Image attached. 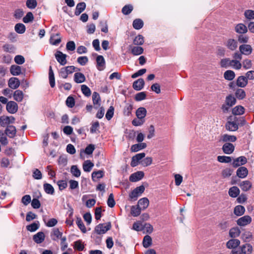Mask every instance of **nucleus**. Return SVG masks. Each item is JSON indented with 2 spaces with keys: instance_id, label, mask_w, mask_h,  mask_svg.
<instances>
[{
  "instance_id": "nucleus-1",
  "label": "nucleus",
  "mask_w": 254,
  "mask_h": 254,
  "mask_svg": "<svg viewBox=\"0 0 254 254\" xmlns=\"http://www.w3.org/2000/svg\"><path fill=\"white\" fill-rule=\"evenodd\" d=\"M227 130L235 131L239 128L238 119L236 117H230L225 124Z\"/></svg>"
},
{
  "instance_id": "nucleus-2",
  "label": "nucleus",
  "mask_w": 254,
  "mask_h": 254,
  "mask_svg": "<svg viewBox=\"0 0 254 254\" xmlns=\"http://www.w3.org/2000/svg\"><path fill=\"white\" fill-rule=\"evenodd\" d=\"M145 188L143 186H140L134 189L129 194V197L132 200H136L144 191Z\"/></svg>"
},
{
  "instance_id": "nucleus-3",
  "label": "nucleus",
  "mask_w": 254,
  "mask_h": 254,
  "mask_svg": "<svg viewBox=\"0 0 254 254\" xmlns=\"http://www.w3.org/2000/svg\"><path fill=\"white\" fill-rule=\"evenodd\" d=\"M111 227V225L110 223L108 224H99L95 227V231L99 235L103 234L109 230Z\"/></svg>"
},
{
  "instance_id": "nucleus-4",
  "label": "nucleus",
  "mask_w": 254,
  "mask_h": 254,
  "mask_svg": "<svg viewBox=\"0 0 254 254\" xmlns=\"http://www.w3.org/2000/svg\"><path fill=\"white\" fill-rule=\"evenodd\" d=\"M237 139L235 135H230L227 133L221 134L219 136V142L225 143H231L235 142Z\"/></svg>"
},
{
  "instance_id": "nucleus-5",
  "label": "nucleus",
  "mask_w": 254,
  "mask_h": 254,
  "mask_svg": "<svg viewBox=\"0 0 254 254\" xmlns=\"http://www.w3.org/2000/svg\"><path fill=\"white\" fill-rule=\"evenodd\" d=\"M238 41L233 38L228 39L224 43V45L229 50L234 51H235L238 47Z\"/></svg>"
},
{
  "instance_id": "nucleus-6",
  "label": "nucleus",
  "mask_w": 254,
  "mask_h": 254,
  "mask_svg": "<svg viewBox=\"0 0 254 254\" xmlns=\"http://www.w3.org/2000/svg\"><path fill=\"white\" fill-rule=\"evenodd\" d=\"M145 156L144 153H140L136 154L131 158L130 165L132 167H134L138 165L140 161Z\"/></svg>"
},
{
  "instance_id": "nucleus-7",
  "label": "nucleus",
  "mask_w": 254,
  "mask_h": 254,
  "mask_svg": "<svg viewBox=\"0 0 254 254\" xmlns=\"http://www.w3.org/2000/svg\"><path fill=\"white\" fill-rule=\"evenodd\" d=\"M15 119L12 116H1L0 117V125L2 127L12 124L14 122Z\"/></svg>"
},
{
  "instance_id": "nucleus-8",
  "label": "nucleus",
  "mask_w": 254,
  "mask_h": 254,
  "mask_svg": "<svg viewBox=\"0 0 254 254\" xmlns=\"http://www.w3.org/2000/svg\"><path fill=\"white\" fill-rule=\"evenodd\" d=\"M55 55L56 60L61 65H64L66 64V55L63 54L62 52L60 51H58L56 53Z\"/></svg>"
},
{
  "instance_id": "nucleus-9",
  "label": "nucleus",
  "mask_w": 254,
  "mask_h": 254,
  "mask_svg": "<svg viewBox=\"0 0 254 254\" xmlns=\"http://www.w3.org/2000/svg\"><path fill=\"white\" fill-rule=\"evenodd\" d=\"M247 162V159L245 156H240L234 159L232 165L234 168L238 167L240 166L245 165Z\"/></svg>"
},
{
  "instance_id": "nucleus-10",
  "label": "nucleus",
  "mask_w": 254,
  "mask_h": 254,
  "mask_svg": "<svg viewBox=\"0 0 254 254\" xmlns=\"http://www.w3.org/2000/svg\"><path fill=\"white\" fill-rule=\"evenodd\" d=\"M239 50L243 55L248 56L252 53L253 49L250 45L243 44L240 46Z\"/></svg>"
},
{
  "instance_id": "nucleus-11",
  "label": "nucleus",
  "mask_w": 254,
  "mask_h": 254,
  "mask_svg": "<svg viewBox=\"0 0 254 254\" xmlns=\"http://www.w3.org/2000/svg\"><path fill=\"white\" fill-rule=\"evenodd\" d=\"M252 222V218L249 215H245L239 218L237 223L240 226H245Z\"/></svg>"
},
{
  "instance_id": "nucleus-12",
  "label": "nucleus",
  "mask_w": 254,
  "mask_h": 254,
  "mask_svg": "<svg viewBox=\"0 0 254 254\" xmlns=\"http://www.w3.org/2000/svg\"><path fill=\"white\" fill-rule=\"evenodd\" d=\"M223 152L226 154H231L235 150V146L231 143H225L222 147Z\"/></svg>"
},
{
  "instance_id": "nucleus-13",
  "label": "nucleus",
  "mask_w": 254,
  "mask_h": 254,
  "mask_svg": "<svg viewBox=\"0 0 254 254\" xmlns=\"http://www.w3.org/2000/svg\"><path fill=\"white\" fill-rule=\"evenodd\" d=\"M6 110L10 114L15 113L18 110V105L14 101H9L6 104Z\"/></svg>"
},
{
  "instance_id": "nucleus-14",
  "label": "nucleus",
  "mask_w": 254,
  "mask_h": 254,
  "mask_svg": "<svg viewBox=\"0 0 254 254\" xmlns=\"http://www.w3.org/2000/svg\"><path fill=\"white\" fill-rule=\"evenodd\" d=\"M144 173L142 171H137L135 173L132 174L129 177V181L131 182H136L144 177Z\"/></svg>"
},
{
  "instance_id": "nucleus-15",
  "label": "nucleus",
  "mask_w": 254,
  "mask_h": 254,
  "mask_svg": "<svg viewBox=\"0 0 254 254\" xmlns=\"http://www.w3.org/2000/svg\"><path fill=\"white\" fill-rule=\"evenodd\" d=\"M97 68L100 70H103L105 68V61L102 56H98L96 58Z\"/></svg>"
},
{
  "instance_id": "nucleus-16",
  "label": "nucleus",
  "mask_w": 254,
  "mask_h": 254,
  "mask_svg": "<svg viewBox=\"0 0 254 254\" xmlns=\"http://www.w3.org/2000/svg\"><path fill=\"white\" fill-rule=\"evenodd\" d=\"M20 81L16 77H11L8 82V85L9 88L12 89H17L20 85Z\"/></svg>"
},
{
  "instance_id": "nucleus-17",
  "label": "nucleus",
  "mask_w": 254,
  "mask_h": 254,
  "mask_svg": "<svg viewBox=\"0 0 254 254\" xmlns=\"http://www.w3.org/2000/svg\"><path fill=\"white\" fill-rule=\"evenodd\" d=\"M239 249L241 250L243 254H251L253 251L252 246L248 243H246L240 246Z\"/></svg>"
},
{
  "instance_id": "nucleus-18",
  "label": "nucleus",
  "mask_w": 254,
  "mask_h": 254,
  "mask_svg": "<svg viewBox=\"0 0 254 254\" xmlns=\"http://www.w3.org/2000/svg\"><path fill=\"white\" fill-rule=\"evenodd\" d=\"M5 134L10 138H13L16 133V129L13 126H7L5 130Z\"/></svg>"
},
{
  "instance_id": "nucleus-19",
  "label": "nucleus",
  "mask_w": 254,
  "mask_h": 254,
  "mask_svg": "<svg viewBox=\"0 0 254 254\" xmlns=\"http://www.w3.org/2000/svg\"><path fill=\"white\" fill-rule=\"evenodd\" d=\"M144 86V81L142 78H139L137 80L134 81L133 83L132 87L133 88L136 90H141Z\"/></svg>"
},
{
  "instance_id": "nucleus-20",
  "label": "nucleus",
  "mask_w": 254,
  "mask_h": 254,
  "mask_svg": "<svg viewBox=\"0 0 254 254\" xmlns=\"http://www.w3.org/2000/svg\"><path fill=\"white\" fill-rule=\"evenodd\" d=\"M240 244V241L238 239H231L226 243L227 248L229 249H235Z\"/></svg>"
},
{
  "instance_id": "nucleus-21",
  "label": "nucleus",
  "mask_w": 254,
  "mask_h": 254,
  "mask_svg": "<svg viewBox=\"0 0 254 254\" xmlns=\"http://www.w3.org/2000/svg\"><path fill=\"white\" fill-rule=\"evenodd\" d=\"M236 174L239 178L244 179L248 176V170L245 167H240L237 170Z\"/></svg>"
},
{
  "instance_id": "nucleus-22",
  "label": "nucleus",
  "mask_w": 254,
  "mask_h": 254,
  "mask_svg": "<svg viewBox=\"0 0 254 254\" xmlns=\"http://www.w3.org/2000/svg\"><path fill=\"white\" fill-rule=\"evenodd\" d=\"M235 31L239 34H245L248 32L247 27L243 23H239L235 27Z\"/></svg>"
},
{
  "instance_id": "nucleus-23",
  "label": "nucleus",
  "mask_w": 254,
  "mask_h": 254,
  "mask_svg": "<svg viewBox=\"0 0 254 254\" xmlns=\"http://www.w3.org/2000/svg\"><path fill=\"white\" fill-rule=\"evenodd\" d=\"M239 187L242 190L247 191L251 189L252 183L248 180L243 181L239 184Z\"/></svg>"
},
{
  "instance_id": "nucleus-24",
  "label": "nucleus",
  "mask_w": 254,
  "mask_h": 254,
  "mask_svg": "<svg viewBox=\"0 0 254 254\" xmlns=\"http://www.w3.org/2000/svg\"><path fill=\"white\" fill-rule=\"evenodd\" d=\"M45 236L43 232H39L33 236V239L37 244L42 243L45 240Z\"/></svg>"
},
{
  "instance_id": "nucleus-25",
  "label": "nucleus",
  "mask_w": 254,
  "mask_h": 254,
  "mask_svg": "<svg viewBox=\"0 0 254 254\" xmlns=\"http://www.w3.org/2000/svg\"><path fill=\"white\" fill-rule=\"evenodd\" d=\"M147 145L145 143L140 142L139 143L135 144L131 146L130 150L131 152H136L146 147Z\"/></svg>"
},
{
  "instance_id": "nucleus-26",
  "label": "nucleus",
  "mask_w": 254,
  "mask_h": 254,
  "mask_svg": "<svg viewBox=\"0 0 254 254\" xmlns=\"http://www.w3.org/2000/svg\"><path fill=\"white\" fill-rule=\"evenodd\" d=\"M73 79L75 83H81L85 81L86 78L83 73L77 72L74 73Z\"/></svg>"
},
{
  "instance_id": "nucleus-27",
  "label": "nucleus",
  "mask_w": 254,
  "mask_h": 254,
  "mask_svg": "<svg viewBox=\"0 0 254 254\" xmlns=\"http://www.w3.org/2000/svg\"><path fill=\"white\" fill-rule=\"evenodd\" d=\"M236 84L238 87H245L248 84V79L244 76H240L238 77Z\"/></svg>"
},
{
  "instance_id": "nucleus-28",
  "label": "nucleus",
  "mask_w": 254,
  "mask_h": 254,
  "mask_svg": "<svg viewBox=\"0 0 254 254\" xmlns=\"http://www.w3.org/2000/svg\"><path fill=\"white\" fill-rule=\"evenodd\" d=\"M149 205V200L146 197L140 199L138 201V206L142 210H145Z\"/></svg>"
},
{
  "instance_id": "nucleus-29",
  "label": "nucleus",
  "mask_w": 254,
  "mask_h": 254,
  "mask_svg": "<svg viewBox=\"0 0 254 254\" xmlns=\"http://www.w3.org/2000/svg\"><path fill=\"white\" fill-rule=\"evenodd\" d=\"M240 191L237 187L233 186L230 188L228 191L229 195L232 197H236L240 194Z\"/></svg>"
},
{
  "instance_id": "nucleus-30",
  "label": "nucleus",
  "mask_w": 254,
  "mask_h": 254,
  "mask_svg": "<svg viewBox=\"0 0 254 254\" xmlns=\"http://www.w3.org/2000/svg\"><path fill=\"white\" fill-rule=\"evenodd\" d=\"M10 71L13 75H19L21 73V67L17 65H12L10 68Z\"/></svg>"
},
{
  "instance_id": "nucleus-31",
  "label": "nucleus",
  "mask_w": 254,
  "mask_h": 254,
  "mask_svg": "<svg viewBox=\"0 0 254 254\" xmlns=\"http://www.w3.org/2000/svg\"><path fill=\"white\" fill-rule=\"evenodd\" d=\"M86 8V3L84 2L78 3L76 6L75 10V14L76 15H79L81 12H82Z\"/></svg>"
},
{
  "instance_id": "nucleus-32",
  "label": "nucleus",
  "mask_w": 254,
  "mask_h": 254,
  "mask_svg": "<svg viewBox=\"0 0 254 254\" xmlns=\"http://www.w3.org/2000/svg\"><path fill=\"white\" fill-rule=\"evenodd\" d=\"M92 100L94 108L97 109L100 105V97L99 94L98 93L94 92L92 95Z\"/></svg>"
},
{
  "instance_id": "nucleus-33",
  "label": "nucleus",
  "mask_w": 254,
  "mask_h": 254,
  "mask_svg": "<svg viewBox=\"0 0 254 254\" xmlns=\"http://www.w3.org/2000/svg\"><path fill=\"white\" fill-rule=\"evenodd\" d=\"M146 113L145 108L140 107L136 111V116L139 119H143L146 115Z\"/></svg>"
},
{
  "instance_id": "nucleus-34",
  "label": "nucleus",
  "mask_w": 254,
  "mask_h": 254,
  "mask_svg": "<svg viewBox=\"0 0 254 254\" xmlns=\"http://www.w3.org/2000/svg\"><path fill=\"white\" fill-rule=\"evenodd\" d=\"M236 103V99L235 97L230 94L226 97L225 103L229 107H232Z\"/></svg>"
},
{
  "instance_id": "nucleus-35",
  "label": "nucleus",
  "mask_w": 254,
  "mask_h": 254,
  "mask_svg": "<svg viewBox=\"0 0 254 254\" xmlns=\"http://www.w3.org/2000/svg\"><path fill=\"white\" fill-rule=\"evenodd\" d=\"M94 166V164L90 160H86L83 164V169L84 172H89Z\"/></svg>"
},
{
  "instance_id": "nucleus-36",
  "label": "nucleus",
  "mask_w": 254,
  "mask_h": 254,
  "mask_svg": "<svg viewBox=\"0 0 254 254\" xmlns=\"http://www.w3.org/2000/svg\"><path fill=\"white\" fill-rule=\"evenodd\" d=\"M59 36L60 34L59 33L52 35L50 39V43L53 45H58L61 42V39Z\"/></svg>"
},
{
  "instance_id": "nucleus-37",
  "label": "nucleus",
  "mask_w": 254,
  "mask_h": 254,
  "mask_svg": "<svg viewBox=\"0 0 254 254\" xmlns=\"http://www.w3.org/2000/svg\"><path fill=\"white\" fill-rule=\"evenodd\" d=\"M23 96V92L20 90H16L13 93V98L17 102H20L22 101Z\"/></svg>"
},
{
  "instance_id": "nucleus-38",
  "label": "nucleus",
  "mask_w": 254,
  "mask_h": 254,
  "mask_svg": "<svg viewBox=\"0 0 254 254\" xmlns=\"http://www.w3.org/2000/svg\"><path fill=\"white\" fill-rule=\"evenodd\" d=\"M235 77V73L233 70H228L224 73V77L226 80L231 81L233 80Z\"/></svg>"
},
{
  "instance_id": "nucleus-39",
  "label": "nucleus",
  "mask_w": 254,
  "mask_h": 254,
  "mask_svg": "<svg viewBox=\"0 0 254 254\" xmlns=\"http://www.w3.org/2000/svg\"><path fill=\"white\" fill-rule=\"evenodd\" d=\"M245 208L242 205H237L234 209V213L238 216H241L244 214Z\"/></svg>"
},
{
  "instance_id": "nucleus-40",
  "label": "nucleus",
  "mask_w": 254,
  "mask_h": 254,
  "mask_svg": "<svg viewBox=\"0 0 254 254\" xmlns=\"http://www.w3.org/2000/svg\"><path fill=\"white\" fill-rule=\"evenodd\" d=\"M245 112V109L242 106H237L232 110V114L234 115H241Z\"/></svg>"
},
{
  "instance_id": "nucleus-41",
  "label": "nucleus",
  "mask_w": 254,
  "mask_h": 254,
  "mask_svg": "<svg viewBox=\"0 0 254 254\" xmlns=\"http://www.w3.org/2000/svg\"><path fill=\"white\" fill-rule=\"evenodd\" d=\"M63 233L60 231L58 228H54L53 230L52 233L51 234L52 239L56 241L58 239L62 236Z\"/></svg>"
},
{
  "instance_id": "nucleus-42",
  "label": "nucleus",
  "mask_w": 254,
  "mask_h": 254,
  "mask_svg": "<svg viewBox=\"0 0 254 254\" xmlns=\"http://www.w3.org/2000/svg\"><path fill=\"white\" fill-rule=\"evenodd\" d=\"M132 26L135 29H140L143 26V22L141 19H135L133 21Z\"/></svg>"
},
{
  "instance_id": "nucleus-43",
  "label": "nucleus",
  "mask_w": 254,
  "mask_h": 254,
  "mask_svg": "<svg viewBox=\"0 0 254 254\" xmlns=\"http://www.w3.org/2000/svg\"><path fill=\"white\" fill-rule=\"evenodd\" d=\"M6 135L5 132L0 130V143L3 146H5L8 143Z\"/></svg>"
},
{
  "instance_id": "nucleus-44",
  "label": "nucleus",
  "mask_w": 254,
  "mask_h": 254,
  "mask_svg": "<svg viewBox=\"0 0 254 254\" xmlns=\"http://www.w3.org/2000/svg\"><path fill=\"white\" fill-rule=\"evenodd\" d=\"M141 210H142L138 205L132 206L130 213L132 216L136 217L140 215Z\"/></svg>"
},
{
  "instance_id": "nucleus-45",
  "label": "nucleus",
  "mask_w": 254,
  "mask_h": 254,
  "mask_svg": "<svg viewBox=\"0 0 254 254\" xmlns=\"http://www.w3.org/2000/svg\"><path fill=\"white\" fill-rule=\"evenodd\" d=\"M14 29L19 34H23L25 32L26 28L22 23H17L15 25Z\"/></svg>"
},
{
  "instance_id": "nucleus-46",
  "label": "nucleus",
  "mask_w": 254,
  "mask_h": 254,
  "mask_svg": "<svg viewBox=\"0 0 254 254\" xmlns=\"http://www.w3.org/2000/svg\"><path fill=\"white\" fill-rule=\"evenodd\" d=\"M142 244L143 247L145 248L150 247L152 244L151 237L149 235L145 236L143 240Z\"/></svg>"
},
{
  "instance_id": "nucleus-47",
  "label": "nucleus",
  "mask_w": 254,
  "mask_h": 254,
  "mask_svg": "<svg viewBox=\"0 0 254 254\" xmlns=\"http://www.w3.org/2000/svg\"><path fill=\"white\" fill-rule=\"evenodd\" d=\"M45 191L49 194H53L54 193V189L53 187L50 184L46 183L43 185Z\"/></svg>"
},
{
  "instance_id": "nucleus-48",
  "label": "nucleus",
  "mask_w": 254,
  "mask_h": 254,
  "mask_svg": "<svg viewBox=\"0 0 254 254\" xmlns=\"http://www.w3.org/2000/svg\"><path fill=\"white\" fill-rule=\"evenodd\" d=\"M241 231L238 228H233L229 231V235L232 238H236L240 236Z\"/></svg>"
},
{
  "instance_id": "nucleus-49",
  "label": "nucleus",
  "mask_w": 254,
  "mask_h": 254,
  "mask_svg": "<svg viewBox=\"0 0 254 254\" xmlns=\"http://www.w3.org/2000/svg\"><path fill=\"white\" fill-rule=\"evenodd\" d=\"M235 96L238 99L242 100L245 98L246 94L243 89L239 88L236 91Z\"/></svg>"
},
{
  "instance_id": "nucleus-50",
  "label": "nucleus",
  "mask_w": 254,
  "mask_h": 254,
  "mask_svg": "<svg viewBox=\"0 0 254 254\" xmlns=\"http://www.w3.org/2000/svg\"><path fill=\"white\" fill-rule=\"evenodd\" d=\"M70 172L75 177H79L81 175V172L76 165H72L71 167Z\"/></svg>"
},
{
  "instance_id": "nucleus-51",
  "label": "nucleus",
  "mask_w": 254,
  "mask_h": 254,
  "mask_svg": "<svg viewBox=\"0 0 254 254\" xmlns=\"http://www.w3.org/2000/svg\"><path fill=\"white\" fill-rule=\"evenodd\" d=\"M230 66L235 69L239 70L241 68L242 64L239 61L232 60Z\"/></svg>"
},
{
  "instance_id": "nucleus-52",
  "label": "nucleus",
  "mask_w": 254,
  "mask_h": 254,
  "mask_svg": "<svg viewBox=\"0 0 254 254\" xmlns=\"http://www.w3.org/2000/svg\"><path fill=\"white\" fill-rule=\"evenodd\" d=\"M144 42V37L141 35H138L133 40V44L135 45H142Z\"/></svg>"
},
{
  "instance_id": "nucleus-53",
  "label": "nucleus",
  "mask_w": 254,
  "mask_h": 254,
  "mask_svg": "<svg viewBox=\"0 0 254 254\" xmlns=\"http://www.w3.org/2000/svg\"><path fill=\"white\" fill-rule=\"evenodd\" d=\"M231 60L229 58L222 59L220 61V66L222 67L228 68L230 66Z\"/></svg>"
},
{
  "instance_id": "nucleus-54",
  "label": "nucleus",
  "mask_w": 254,
  "mask_h": 254,
  "mask_svg": "<svg viewBox=\"0 0 254 254\" xmlns=\"http://www.w3.org/2000/svg\"><path fill=\"white\" fill-rule=\"evenodd\" d=\"M76 224L80 229V230L82 231V233H85L86 232V229L85 226H84L81 219L79 217H77L76 219Z\"/></svg>"
},
{
  "instance_id": "nucleus-55",
  "label": "nucleus",
  "mask_w": 254,
  "mask_h": 254,
  "mask_svg": "<svg viewBox=\"0 0 254 254\" xmlns=\"http://www.w3.org/2000/svg\"><path fill=\"white\" fill-rule=\"evenodd\" d=\"M104 172L101 170L93 172L92 173V179L93 181H95V179H100L103 177Z\"/></svg>"
},
{
  "instance_id": "nucleus-56",
  "label": "nucleus",
  "mask_w": 254,
  "mask_h": 254,
  "mask_svg": "<svg viewBox=\"0 0 254 254\" xmlns=\"http://www.w3.org/2000/svg\"><path fill=\"white\" fill-rule=\"evenodd\" d=\"M34 20V16L31 12H28L26 15L23 18V21L25 23H28L32 22Z\"/></svg>"
},
{
  "instance_id": "nucleus-57",
  "label": "nucleus",
  "mask_w": 254,
  "mask_h": 254,
  "mask_svg": "<svg viewBox=\"0 0 254 254\" xmlns=\"http://www.w3.org/2000/svg\"><path fill=\"white\" fill-rule=\"evenodd\" d=\"M143 52V49L140 46H135L131 49V53L134 55H139Z\"/></svg>"
},
{
  "instance_id": "nucleus-58",
  "label": "nucleus",
  "mask_w": 254,
  "mask_h": 254,
  "mask_svg": "<svg viewBox=\"0 0 254 254\" xmlns=\"http://www.w3.org/2000/svg\"><path fill=\"white\" fill-rule=\"evenodd\" d=\"M217 160L221 163H230L232 161V158L230 156H218L217 157Z\"/></svg>"
},
{
  "instance_id": "nucleus-59",
  "label": "nucleus",
  "mask_w": 254,
  "mask_h": 254,
  "mask_svg": "<svg viewBox=\"0 0 254 254\" xmlns=\"http://www.w3.org/2000/svg\"><path fill=\"white\" fill-rule=\"evenodd\" d=\"M26 5L29 9H34L37 5V2L36 0H27Z\"/></svg>"
},
{
  "instance_id": "nucleus-60",
  "label": "nucleus",
  "mask_w": 254,
  "mask_h": 254,
  "mask_svg": "<svg viewBox=\"0 0 254 254\" xmlns=\"http://www.w3.org/2000/svg\"><path fill=\"white\" fill-rule=\"evenodd\" d=\"M132 10H133V6L130 4H128V5H126L123 7L122 12L125 15H128L130 13H131V12L132 11Z\"/></svg>"
},
{
  "instance_id": "nucleus-61",
  "label": "nucleus",
  "mask_w": 254,
  "mask_h": 254,
  "mask_svg": "<svg viewBox=\"0 0 254 254\" xmlns=\"http://www.w3.org/2000/svg\"><path fill=\"white\" fill-rule=\"evenodd\" d=\"M249 40V37L248 35L241 34L238 36V41L240 43H247Z\"/></svg>"
},
{
  "instance_id": "nucleus-62",
  "label": "nucleus",
  "mask_w": 254,
  "mask_h": 254,
  "mask_svg": "<svg viewBox=\"0 0 254 254\" xmlns=\"http://www.w3.org/2000/svg\"><path fill=\"white\" fill-rule=\"evenodd\" d=\"M81 90L82 93L86 96L89 97L91 95V90L90 88L86 85H82Z\"/></svg>"
},
{
  "instance_id": "nucleus-63",
  "label": "nucleus",
  "mask_w": 254,
  "mask_h": 254,
  "mask_svg": "<svg viewBox=\"0 0 254 254\" xmlns=\"http://www.w3.org/2000/svg\"><path fill=\"white\" fill-rule=\"evenodd\" d=\"M244 15L247 19H254V10L251 9L246 10L244 12Z\"/></svg>"
},
{
  "instance_id": "nucleus-64",
  "label": "nucleus",
  "mask_w": 254,
  "mask_h": 254,
  "mask_svg": "<svg viewBox=\"0 0 254 254\" xmlns=\"http://www.w3.org/2000/svg\"><path fill=\"white\" fill-rule=\"evenodd\" d=\"M74 248L78 251H82L84 246L81 240H78L74 242Z\"/></svg>"
}]
</instances>
